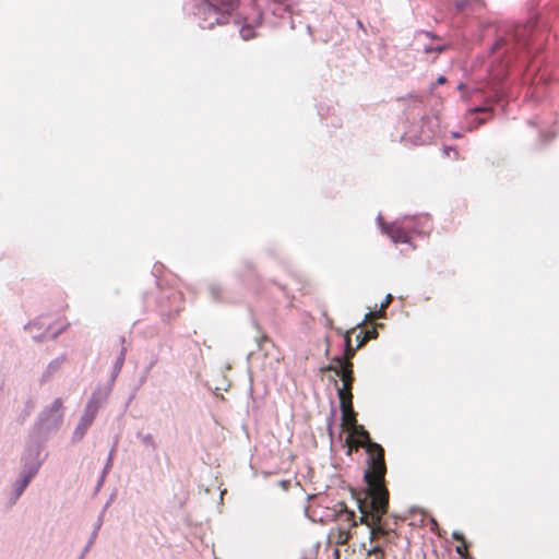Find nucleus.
Returning <instances> with one entry per match:
<instances>
[{"label": "nucleus", "instance_id": "2eb2a0df", "mask_svg": "<svg viewBox=\"0 0 559 559\" xmlns=\"http://www.w3.org/2000/svg\"><path fill=\"white\" fill-rule=\"evenodd\" d=\"M527 27L526 26H516L514 32V39L520 43L521 37L526 33Z\"/></svg>", "mask_w": 559, "mask_h": 559}, {"label": "nucleus", "instance_id": "6ab92c4d", "mask_svg": "<svg viewBox=\"0 0 559 559\" xmlns=\"http://www.w3.org/2000/svg\"><path fill=\"white\" fill-rule=\"evenodd\" d=\"M447 48H448L447 45L441 44V45L435 46L432 49H433V52L441 53V52L445 51Z\"/></svg>", "mask_w": 559, "mask_h": 559}, {"label": "nucleus", "instance_id": "7ed1b4c3", "mask_svg": "<svg viewBox=\"0 0 559 559\" xmlns=\"http://www.w3.org/2000/svg\"><path fill=\"white\" fill-rule=\"evenodd\" d=\"M324 370L334 371L341 377L343 386L337 389V395L341 400L343 397L353 399V383H354V365L353 362H345V366H335L334 364L329 365Z\"/></svg>", "mask_w": 559, "mask_h": 559}, {"label": "nucleus", "instance_id": "4468645a", "mask_svg": "<svg viewBox=\"0 0 559 559\" xmlns=\"http://www.w3.org/2000/svg\"><path fill=\"white\" fill-rule=\"evenodd\" d=\"M369 559H384V552L379 546H374L368 554Z\"/></svg>", "mask_w": 559, "mask_h": 559}, {"label": "nucleus", "instance_id": "393cba45", "mask_svg": "<svg viewBox=\"0 0 559 559\" xmlns=\"http://www.w3.org/2000/svg\"><path fill=\"white\" fill-rule=\"evenodd\" d=\"M362 335H364V331H360V332L357 334V336H356V341H357V343H358L359 341H361Z\"/></svg>", "mask_w": 559, "mask_h": 559}, {"label": "nucleus", "instance_id": "c85d7f7f", "mask_svg": "<svg viewBox=\"0 0 559 559\" xmlns=\"http://www.w3.org/2000/svg\"><path fill=\"white\" fill-rule=\"evenodd\" d=\"M484 122H485L484 119H479V121H478L479 124H483Z\"/></svg>", "mask_w": 559, "mask_h": 559}, {"label": "nucleus", "instance_id": "6e6552de", "mask_svg": "<svg viewBox=\"0 0 559 559\" xmlns=\"http://www.w3.org/2000/svg\"><path fill=\"white\" fill-rule=\"evenodd\" d=\"M455 7L459 11L469 10L472 12H477L485 8V2L483 0H456Z\"/></svg>", "mask_w": 559, "mask_h": 559}, {"label": "nucleus", "instance_id": "b1692460", "mask_svg": "<svg viewBox=\"0 0 559 559\" xmlns=\"http://www.w3.org/2000/svg\"><path fill=\"white\" fill-rule=\"evenodd\" d=\"M447 79L444 76H439L438 80H437V83L438 84H443L445 83Z\"/></svg>", "mask_w": 559, "mask_h": 559}, {"label": "nucleus", "instance_id": "9d476101", "mask_svg": "<svg viewBox=\"0 0 559 559\" xmlns=\"http://www.w3.org/2000/svg\"><path fill=\"white\" fill-rule=\"evenodd\" d=\"M255 342H257V346H258L259 350L264 352L265 356L269 355V352H267V348H266L267 345H271L274 348L276 347L274 342L265 333H262L257 338Z\"/></svg>", "mask_w": 559, "mask_h": 559}, {"label": "nucleus", "instance_id": "f3484780", "mask_svg": "<svg viewBox=\"0 0 559 559\" xmlns=\"http://www.w3.org/2000/svg\"><path fill=\"white\" fill-rule=\"evenodd\" d=\"M452 537L453 539L464 544L465 538L461 532H453Z\"/></svg>", "mask_w": 559, "mask_h": 559}, {"label": "nucleus", "instance_id": "a878e982", "mask_svg": "<svg viewBox=\"0 0 559 559\" xmlns=\"http://www.w3.org/2000/svg\"><path fill=\"white\" fill-rule=\"evenodd\" d=\"M55 406H56L57 408H60V407L62 406L61 401H60V400H56V401H55Z\"/></svg>", "mask_w": 559, "mask_h": 559}, {"label": "nucleus", "instance_id": "0eeeda50", "mask_svg": "<svg viewBox=\"0 0 559 559\" xmlns=\"http://www.w3.org/2000/svg\"><path fill=\"white\" fill-rule=\"evenodd\" d=\"M383 231L394 241L395 243H405L409 240L407 233L400 226L391 224L383 226Z\"/></svg>", "mask_w": 559, "mask_h": 559}, {"label": "nucleus", "instance_id": "f257e3e1", "mask_svg": "<svg viewBox=\"0 0 559 559\" xmlns=\"http://www.w3.org/2000/svg\"><path fill=\"white\" fill-rule=\"evenodd\" d=\"M348 433L366 442V451L368 453V467L365 472V480L368 488L362 493V497L359 496L356 499L360 512V522L369 527L372 542L380 538L391 540L395 536V532L382 520L389 508V490L385 486L386 465L384 449L379 443L371 441L369 432L361 425L350 428Z\"/></svg>", "mask_w": 559, "mask_h": 559}, {"label": "nucleus", "instance_id": "bb28decb", "mask_svg": "<svg viewBox=\"0 0 559 559\" xmlns=\"http://www.w3.org/2000/svg\"><path fill=\"white\" fill-rule=\"evenodd\" d=\"M123 356H124V353L122 352V353H121L120 358L118 359V364H119L120 366H121V365H122V362H123V359H124V358H123Z\"/></svg>", "mask_w": 559, "mask_h": 559}, {"label": "nucleus", "instance_id": "f8f14e48", "mask_svg": "<svg viewBox=\"0 0 559 559\" xmlns=\"http://www.w3.org/2000/svg\"><path fill=\"white\" fill-rule=\"evenodd\" d=\"M384 317H385V310L382 307H380V309L378 311H369L368 313H366L365 320L359 325H361L366 322L372 321L374 319L384 318Z\"/></svg>", "mask_w": 559, "mask_h": 559}, {"label": "nucleus", "instance_id": "ddd939ff", "mask_svg": "<svg viewBox=\"0 0 559 559\" xmlns=\"http://www.w3.org/2000/svg\"><path fill=\"white\" fill-rule=\"evenodd\" d=\"M240 35L245 40H249L255 36L253 28L249 25L241 27Z\"/></svg>", "mask_w": 559, "mask_h": 559}, {"label": "nucleus", "instance_id": "dca6fc26", "mask_svg": "<svg viewBox=\"0 0 559 559\" xmlns=\"http://www.w3.org/2000/svg\"><path fill=\"white\" fill-rule=\"evenodd\" d=\"M393 297L391 294L386 295L384 301L381 304L380 307H382L384 310L389 307V305L392 302Z\"/></svg>", "mask_w": 559, "mask_h": 559}, {"label": "nucleus", "instance_id": "9b49d317", "mask_svg": "<svg viewBox=\"0 0 559 559\" xmlns=\"http://www.w3.org/2000/svg\"><path fill=\"white\" fill-rule=\"evenodd\" d=\"M378 337L377 326H372L370 330L364 331L361 341L358 342L357 347L364 346L369 340Z\"/></svg>", "mask_w": 559, "mask_h": 559}, {"label": "nucleus", "instance_id": "20e7f679", "mask_svg": "<svg viewBox=\"0 0 559 559\" xmlns=\"http://www.w3.org/2000/svg\"><path fill=\"white\" fill-rule=\"evenodd\" d=\"M340 406L342 412V427L348 431L350 428L358 425L356 418L357 414L353 407V399L341 396Z\"/></svg>", "mask_w": 559, "mask_h": 559}, {"label": "nucleus", "instance_id": "f03ea898", "mask_svg": "<svg viewBox=\"0 0 559 559\" xmlns=\"http://www.w3.org/2000/svg\"><path fill=\"white\" fill-rule=\"evenodd\" d=\"M336 525L333 526L328 535L329 543L335 545H345L350 538V531L357 525L355 513L347 509L344 503L337 504L335 514Z\"/></svg>", "mask_w": 559, "mask_h": 559}, {"label": "nucleus", "instance_id": "a211bd4d", "mask_svg": "<svg viewBox=\"0 0 559 559\" xmlns=\"http://www.w3.org/2000/svg\"><path fill=\"white\" fill-rule=\"evenodd\" d=\"M456 551L460 554V555H464L466 551H467V546H466V542L464 540V544L461 543V545H459L456 547Z\"/></svg>", "mask_w": 559, "mask_h": 559}, {"label": "nucleus", "instance_id": "39448f33", "mask_svg": "<svg viewBox=\"0 0 559 559\" xmlns=\"http://www.w3.org/2000/svg\"><path fill=\"white\" fill-rule=\"evenodd\" d=\"M354 330L352 331H347L344 335V338H345V350H344V355L343 357H335L333 359V362L335 366H345V362H352V359L354 358L355 354H356V350L359 348V347H354L352 345V338H350V333L353 332Z\"/></svg>", "mask_w": 559, "mask_h": 559}, {"label": "nucleus", "instance_id": "cd10ccee", "mask_svg": "<svg viewBox=\"0 0 559 559\" xmlns=\"http://www.w3.org/2000/svg\"><path fill=\"white\" fill-rule=\"evenodd\" d=\"M26 485H27V480H25V481L23 483V485H22V487H21V490H23V489H24V487H26Z\"/></svg>", "mask_w": 559, "mask_h": 559}, {"label": "nucleus", "instance_id": "4be33fe9", "mask_svg": "<svg viewBox=\"0 0 559 559\" xmlns=\"http://www.w3.org/2000/svg\"><path fill=\"white\" fill-rule=\"evenodd\" d=\"M47 319H48L47 317H40L39 318V324L43 325V326L46 325L47 324V322H46Z\"/></svg>", "mask_w": 559, "mask_h": 559}, {"label": "nucleus", "instance_id": "412c9836", "mask_svg": "<svg viewBox=\"0 0 559 559\" xmlns=\"http://www.w3.org/2000/svg\"><path fill=\"white\" fill-rule=\"evenodd\" d=\"M473 111L474 112H484V111H487V108H485V107H477V108H474Z\"/></svg>", "mask_w": 559, "mask_h": 559}, {"label": "nucleus", "instance_id": "aec40b11", "mask_svg": "<svg viewBox=\"0 0 559 559\" xmlns=\"http://www.w3.org/2000/svg\"><path fill=\"white\" fill-rule=\"evenodd\" d=\"M427 37L429 38H432V39H440L438 36H436L435 34L430 33V32H425L424 33Z\"/></svg>", "mask_w": 559, "mask_h": 559}, {"label": "nucleus", "instance_id": "5701e85b", "mask_svg": "<svg viewBox=\"0 0 559 559\" xmlns=\"http://www.w3.org/2000/svg\"><path fill=\"white\" fill-rule=\"evenodd\" d=\"M432 48H433V47L426 46V47L424 48V52H425V53L433 52V49H432Z\"/></svg>", "mask_w": 559, "mask_h": 559}, {"label": "nucleus", "instance_id": "423d86ee", "mask_svg": "<svg viewBox=\"0 0 559 559\" xmlns=\"http://www.w3.org/2000/svg\"><path fill=\"white\" fill-rule=\"evenodd\" d=\"M68 325L69 323L67 322L63 311L58 312L55 314L53 323L47 324L46 334L49 337H56L63 332Z\"/></svg>", "mask_w": 559, "mask_h": 559}, {"label": "nucleus", "instance_id": "1a4fd4ad", "mask_svg": "<svg viewBox=\"0 0 559 559\" xmlns=\"http://www.w3.org/2000/svg\"><path fill=\"white\" fill-rule=\"evenodd\" d=\"M345 442L347 445V451H346L347 455H352L353 451L354 450L357 451L359 448L366 449V442L361 441L360 439L354 438V436H350L349 433H348Z\"/></svg>", "mask_w": 559, "mask_h": 559}]
</instances>
